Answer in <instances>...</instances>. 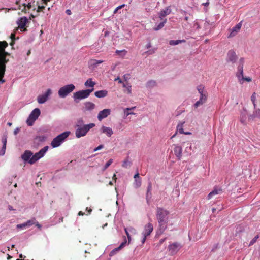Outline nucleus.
<instances>
[{
	"mask_svg": "<svg viewBox=\"0 0 260 260\" xmlns=\"http://www.w3.org/2000/svg\"><path fill=\"white\" fill-rule=\"evenodd\" d=\"M10 38L11 40H15L16 38H15V32L12 33L10 35Z\"/></svg>",
	"mask_w": 260,
	"mask_h": 260,
	"instance_id": "nucleus-54",
	"label": "nucleus"
},
{
	"mask_svg": "<svg viewBox=\"0 0 260 260\" xmlns=\"http://www.w3.org/2000/svg\"><path fill=\"white\" fill-rule=\"evenodd\" d=\"M95 126L94 123L84 124L83 120L82 118L78 119L75 125L76 128L75 131L76 137L78 138L85 136L89 131Z\"/></svg>",
	"mask_w": 260,
	"mask_h": 260,
	"instance_id": "nucleus-3",
	"label": "nucleus"
},
{
	"mask_svg": "<svg viewBox=\"0 0 260 260\" xmlns=\"http://www.w3.org/2000/svg\"><path fill=\"white\" fill-rule=\"evenodd\" d=\"M132 165V162L128 160V158L125 159L122 165V166L124 168L130 167Z\"/></svg>",
	"mask_w": 260,
	"mask_h": 260,
	"instance_id": "nucleus-32",
	"label": "nucleus"
},
{
	"mask_svg": "<svg viewBox=\"0 0 260 260\" xmlns=\"http://www.w3.org/2000/svg\"><path fill=\"white\" fill-rule=\"evenodd\" d=\"M244 63V58H241L239 60V64L238 67V71L236 74L240 82H241V78L243 76V66Z\"/></svg>",
	"mask_w": 260,
	"mask_h": 260,
	"instance_id": "nucleus-9",
	"label": "nucleus"
},
{
	"mask_svg": "<svg viewBox=\"0 0 260 260\" xmlns=\"http://www.w3.org/2000/svg\"><path fill=\"white\" fill-rule=\"evenodd\" d=\"M6 149V145H3L2 150L0 151V155H3L5 153V151Z\"/></svg>",
	"mask_w": 260,
	"mask_h": 260,
	"instance_id": "nucleus-47",
	"label": "nucleus"
},
{
	"mask_svg": "<svg viewBox=\"0 0 260 260\" xmlns=\"http://www.w3.org/2000/svg\"><path fill=\"white\" fill-rule=\"evenodd\" d=\"M177 132H178L180 134L184 133V132L183 131V124H181L180 125H179V124L178 125V126H177Z\"/></svg>",
	"mask_w": 260,
	"mask_h": 260,
	"instance_id": "nucleus-41",
	"label": "nucleus"
},
{
	"mask_svg": "<svg viewBox=\"0 0 260 260\" xmlns=\"http://www.w3.org/2000/svg\"><path fill=\"white\" fill-rule=\"evenodd\" d=\"M8 209L10 211L14 210L13 208V207L12 206H10V205L9 206Z\"/></svg>",
	"mask_w": 260,
	"mask_h": 260,
	"instance_id": "nucleus-64",
	"label": "nucleus"
},
{
	"mask_svg": "<svg viewBox=\"0 0 260 260\" xmlns=\"http://www.w3.org/2000/svg\"><path fill=\"white\" fill-rule=\"evenodd\" d=\"M2 142L3 143V145H6L7 144V136H3L2 139Z\"/></svg>",
	"mask_w": 260,
	"mask_h": 260,
	"instance_id": "nucleus-50",
	"label": "nucleus"
},
{
	"mask_svg": "<svg viewBox=\"0 0 260 260\" xmlns=\"http://www.w3.org/2000/svg\"><path fill=\"white\" fill-rule=\"evenodd\" d=\"M134 179H138V178H140V176H139V173L138 172L135 175H134Z\"/></svg>",
	"mask_w": 260,
	"mask_h": 260,
	"instance_id": "nucleus-57",
	"label": "nucleus"
},
{
	"mask_svg": "<svg viewBox=\"0 0 260 260\" xmlns=\"http://www.w3.org/2000/svg\"><path fill=\"white\" fill-rule=\"evenodd\" d=\"M134 185L136 188L140 187L141 185V179L138 178L135 179Z\"/></svg>",
	"mask_w": 260,
	"mask_h": 260,
	"instance_id": "nucleus-34",
	"label": "nucleus"
},
{
	"mask_svg": "<svg viewBox=\"0 0 260 260\" xmlns=\"http://www.w3.org/2000/svg\"><path fill=\"white\" fill-rule=\"evenodd\" d=\"M45 6L44 5H42V6L38 5L37 12L39 13V12L42 11L43 9H45Z\"/></svg>",
	"mask_w": 260,
	"mask_h": 260,
	"instance_id": "nucleus-45",
	"label": "nucleus"
},
{
	"mask_svg": "<svg viewBox=\"0 0 260 260\" xmlns=\"http://www.w3.org/2000/svg\"><path fill=\"white\" fill-rule=\"evenodd\" d=\"M128 231L132 233H135L136 232V230L132 227L128 228Z\"/></svg>",
	"mask_w": 260,
	"mask_h": 260,
	"instance_id": "nucleus-53",
	"label": "nucleus"
},
{
	"mask_svg": "<svg viewBox=\"0 0 260 260\" xmlns=\"http://www.w3.org/2000/svg\"><path fill=\"white\" fill-rule=\"evenodd\" d=\"M108 92L106 90H100L95 92V96L101 98L106 96L107 95Z\"/></svg>",
	"mask_w": 260,
	"mask_h": 260,
	"instance_id": "nucleus-27",
	"label": "nucleus"
},
{
	"mask_svg": "<svg viewBox=\"0 0 260 260\" xmlns=\"http://www.w3.org/2000/svg\"><path fill=\"white\" fill-rule=\"evenodd\" d=\"M21 0H15V4H16V7H11L10 8H6V9L8 10V11L9 10H21L22 12L26 13L28 12L31 9L35 11L36 9L35 5L31 4V2H29L27 4L23 3L22 4V6L20 5Z\"/></svg>",
	"mask_w": 260,
	"mask_h": 260,
	"instance_id": "nucleus-4",
	"label": "nucleus"
},
{
	"mask_svg": "<svg viewBox=\"0 0 260 260\" xmlns=\"http://www.w3.org/2000/svg\"><path fill=\"white\" fill-rule=\"evenodd\" d=\"M100 131L102 133L105 134L109 137H110L113 134V130L111 128L105 126H102Z\"/></svg>",
	"mask_w": 260,
	"mask_h": 260,
	"instance_id": "nucleus-20",
	"label": "nucleus"
},
{
	"mask_svg": "<svg viewBox=\"0 0 260 260\" xmlns=\"http://www.w3.org/2000/svg\"><path fill=\"white\" fill-rule=\"evenodd\" d=\"M36 157L35 156V155H34L31 156L30 159L29 160V164H33L35 162H36L38 160H39L38 157Z\"/></svg>",
	"mask_w": 260,
	"mask_h": 260,
	"instance_id": "nucleus-37",
	"label": "nucleus"
},
{
	"mask_svg": "<svg viewBox=\"0 0 260 260\" xmlns=\"http://www.w3.org/2000/svg\"><path fill=\"white\" fill-rule=\"evenodd\" d=\"M126 243V240L125 239L124 241H123V242H122L121 243V244L119 245V247H118L117 248H115L114 249L112 250L110 254H109V255L110 256H113L114 254H116V253L119 250H120V249H121L124 246V245H125V244Z\"/></svg>",
	"mask_w": 260,
	"mask_h": 260,
	"instance_id": "nucleus-24",
	"label": "nucleus"
},
{
	"mask_svg": "<svg viewBox=\"0 0 260 260\" xmlns=\"http://www.w3.org/2000/svg\"><path fill=\"white\" fill-rule=\"evenodd\" d=\"M32 155V153L29 150H26L24 152L23 155H22V158L25 161H28L29 162V160L30 159L31 156Z\"/></svg>",
	"mask_w": 260,
	"mask_h": 260,
	"instance_id": "nucleus-23",
	"label": "nucleus"
},
{
	"mask_svg": "<svg viewBox=\"0 0 260 260\" xmlns=\"http://www.w3.org/2000/svg\"><path fill=\"white\" fill-rule=\"evenodd\" d=\"M156 85V82L153 80H151L147 83V86L148 87H153Z\"/></svg>",
	"mask_w": 260,
	"mask_h": 260,
	"instance_id": "nucleus-38",
	"label": "nucleus"
},
{
	"mask_svg": "<svg viewBox=\"0 0 260 260\" xmlns=\"http://www.w3.org/2000/svg\"><path fill=\"white\" fill-rule=\"evenodd\" d=\"M124 231L127 237H128V236H130L129 232L128 231V228H125Z\"/></svg>",
	"mask_w": 260,
	"mask_h": 260,
	"instance_id": "nucleus-55",
	"label": "nucleus"
},
{
	"mask_svg": "<svg viewBox=\"0 0 260 260\" xmlns=\"http://www.w3.org/2000/svg\"><path fill=\"white\" fill-rule=\"evenodd\" d=\"M241 79L240 83H243L244 81H246L247 82H250L251 81V79L250 77H244V76H243L241 77V79Z\"/></svg>",
	"mask_w": 260,
	"mask_h": 260,
	"instance_id": "nucleus-42",
	"label": "nucleus"
},
{
	"mask_svg": "<svg viewBox=\"0 0 260 260\" xmlns=\"http://www.w3.org/2000/svg\"><path fill=\"white\" fill-rule=\"evenodd\" d=\"M181 246L177 242L173 243L169 245L168 249L171 255L175 254L180 249Z\"/></svg>",
	"mask_w": 260,
	"mask_h": 260,
	"instance_id": "nucleus-10",
	"label": "nucleus"
},
{
	"mask_svg": "<svg viewBox=\"0 0 260 260\" xmlns=\"http://www.w3.org/2000/svg\"><path fill=\"white\" fill-rule=\"evenodd\" d=\"M257 117L260 118V109H255L254 111L252 114L249 116V120H253L255 118Z\"/></svg>",
	"mask_w": 260,
	"mask_h": 260,
	"instance_id": "nucleus-25",
	"label": "nucleus"
},
{
	"mask_svg": "<svg viewBox=\"0 0 260 260\" xmlns=\"http://www.w3.org/2000/svg\"><path fill=\"white\" fill-rule=\"evenodd\" d=\"M123 86L124 87H126L128 94H131L132 93V90H131L132 86L131 85H128L127 86H126L125 85V84H123Z\"/></svg>",
	"mask_w": 260,
	"mask_h": 260,
	"instance_id": "nucleus-44",
	"label": "nucleus"
},
{
	"mask_svg": "<svg viewBox=\"0 0 260 260\" xmlns=\"http://www.w3.org/2000/svg\"><path fill=\"white\" fill-rule=\"evenodd\" d=\"M125 6V5L124 4H123V5H120L118 7H117L114 11V13L115 14L120 9H121V8H123Z\"/></svg>",
	"mask_w": 260,
	"mask_h": 260,
	"instance_id": "nucleus-48",
	"label": "nucleus"
},
{
	"mask_svg": "<svg viewBox=\"0 0 260 260\" xmlns=\"http://www.w3.org/2000/svg\"><path fill=\"white\" fill-rule=\"evenodd\" d=\"M241 26V23L240 22L236 24L234 27H233L231 30V32H230L229 36V37H233L235 36L237 34V33L240 30Z\"/></svg>",
	"mask_w": 260,
	"mask_h": 260,
	"instance_id": "nucleus-19",
	"label": "nucleus"
},
{
	"mask_svg": "<svg viewBox=\"0 0 260 260\" xmlns=\"http://www.w3.org/2000/svg\"><path fill=\"white\" fill-rule=\"evenodd\" d=\"M35 225L38 227L39 229H41V225L39 224L38 222H36Z\"/></svg>",
	"mask_w": 260,
	"mask_h": 260,
	"instance_id": "nucleus-59",
	"label": "nucleus"
},
{
	"mask_svg": "<svg viewBox=\"0 0 260 260\" xmlns=\"http://www.w3.org/2000/svg\"><path fill=\"white\" fill-rule=\"evenodd\" d=\"M169 212L161 207L156 208V216L158 222V231L162 233L167 228Z\"/></svg>",
	"mask_w": 260,
	"mask_h": 260,
	"instance_id": "nucleus-2",
	"label": "nucleus"
},
{
	"mask_svg": "<svg viewBox=\"0 0 260 260\" xmlns=\"http://www.w3.org/2000/svg\"><path fill=\"white\" fill-rule=\"evenodd\" d=\"M208 98V94H204L200 95V99L207 101Z\"/></svg>",
	"mask_w": 260,
	"mask_h": 260,
	"instance_id": "nucleus-46",
	"label": "nucleus"
},
{
	"mask_svg": "<svg viewBox=\"0 0 260 260\" xmlns=\"http://www.w3.org/2000/svg\"><path fill=\"white\" fill-rule=\"evenodd\" d=\"M162 20V22H160L156 27L154 28V30H158L161 29L164 26L165 24L167 22V19L165 18Z\"/></svg>",
	"mask_w": 260,
	"mask_h": 260,
	"instance_id": "nucleus-30",
	"label": "nucleus"
},
{
	"mask_svg": "<svg viewBox=\"0 0 260 260\" xmlns=\"http://www.w3.org/2000/svg\"><path fill=\"white\" fill-rule=\"evenodd\" d=\"M185 42V40H171L170 42H169V44L170 45H178V44L181 43V42Z\"/></svg>",
	"mask_w": 260,
	"mask_h": 260,
	"instance_id": "nucleus-31",
	"label": "nucleus"
},
{
	"mask_svg": "<svg viewBox=\"0 0 260 260\" xmlns=\"http://www.w3.org/2000/svg\"><path fill=\"white\" fill-rule=\"evenodd\" d=\"M104 62L102 60L90 59L88 62L89 68H94Z\"/></svg>",
	"mask_w": 260,
	"mask_h": 260,
	"instance_id": "nucleus-21",
	"label": "nucleus"
},
{
	"mask_svg": "<svg viewBox=\"0 0 260 260\" xmlns=\"http://www.w3.org/2000/svg\"><path fill=\"white\" fill-rule=\"evenodd\" d=\"M115 81H118L119 83H122V80L120 79L119 77H117L115 79Z\"/></svg>",
	"mask_w": 260,
	"mask_h": 260,
	"instance_id": "nucleus-60",
	"label": "nucleus"
},
{
	"mask_svg": "<svg viewBox=\"0 0 260 260\" xmlns=\"http://www.w3.org/2000/svg\"><path fill=\"white\" fill-rule=\"evenodd\" d=\"M202 105H203L202 103H201V102L199 100H198L194 104V108H197L198 107H199L200 106Z\"/></svg>",
	"mask_w": 260,
	"mask_h": 260,
	"instance_id": "nucleus-51",
	"label": "nucleus"
},
{
	"mask_svg": "<svg viewBox=\"0 0 260 260\" xmlns=\"http://www.w3.org/2000/svg\"><path fill=\"white\" fill-rule=\"evenodd\" d=\"M28 22V19L26 17H23L19 19L17 21L18 27L20 29H23V31H25L26 29L25 28L26 23Z\"/></svg>",
	"mask_w": 260,
	"mask_h": 260,
	"instance_id": "nucleus-16",
	"label": "nucleus"
},
{
	"mask_svg": "<svg viewBox=\"0 0 260 260\" xmlns=\"http://www.w3.org/2000/svg\"><path fill=\"white\" fill-rule=\"evenodd\" d=\"M116 54L121 57H124L127 53V51L125 50H117L115 52Z\"/></svg>",
	"mask_w": 260,
	"mask_h": 260,
	"instance_id": "nucleus-33",
	"label": "nucleus"
},
{
	"mask_svg": "<svg viewBox=\"0 0 260 260\" xmlns=\"http://www.w3.org/2000/svg\"><path fill=\"white\" fill-rule=\"evenodd\" d=\"M40 110L39 108H35L34 110H33L30 114L26 121L28 125H32L35 121H36L40 116Z\"/></svg>",
	"mask_w": 260,
	"mask_h": 260,
	"instance_id": "nucleus-8",
	"label": "nucleus"
},
{
	"mask_svg": "<svg viewBox=\"0 0 260 260\" xmlns=\"http://www.w3.org/2000/svg\"><path fill=\"white\" fill-rule=\"evenodd\" d=\"M8 46V44L6 41H0V82L1 83L5 82L3 78L6 72V64L9 61L7 57L10 55L9 53L5 51Z\"/></svg>",
	"mask_w": 260,
	"mask_h": 260,
	"instance_id": "nucleus-1",
	"label": "nucleus"
},
{
	"mask_svg": "<svg viewBox=\"0 0 260 260\" xmlns=\"http://www.w3.org/2000/svg\"><path fill=\"white\" fill-rule=\"evenodd\" d=\"M51 90L50 89H47L46 92L43 95H39L38 97V102L40 104L44 103L48 99V97L51 94Z\"/></svg>",
	"mask_w": 260,
	"mask_h": 260,
	"instance_id": "nucleus-13",
	"label": "nucleus"
},
{
	"mask_svg": "<svg viewBox=\"0 0 260 260\" xmlns=\"http://www.w3.org/2000/svg\"><path fill=\"white\" fill-rule=\"evenodd\" d=\"M153 231V225L151 223H148L144 226V229L142 232L143 236H148Z\"/></svg>",
	"mask_w": 260,
	"mask_h": 260,
	"instance_id": "nucleus-15",
	"label": "nucleus"
},
{
	"mask_svg": "<svg viewBox=\"0 0 260 260\" xmlns=\"http://www.w3.org/2000/svg\"><path fill=\"white\" fill-rule=\"evenodd\" d=\"M66 13L68 14V15H71V11L69 9H68L66 10Z\"/></svg>",
	"mask_w": 260,
	"mask_h": 260,
	"instance_id": "nucleus-61",
	"label": "nucleus"
},
{
	"mask_svg": "<svg viewBox=\"0 0 260 260\" xmlns=\"http://www.w3.org/2000/svg\"><path fill=\"white\" fill-rule=\"evenodd\" d=\"M197 89L200 95L207 93V92L205 90L204 86L202 85H199L197 87Z\"/></svg>",
	"mask_w": 260,
	"mask_h": 260,
	"instance_id": "nucleus-29",
	"label": "nucleus"
},
{
	"mask_svg": "<svg viewBox=\"0 0 260 260\" xmlns=\"http://www.w3.org/2000/svg\"><path fill=\"white\" fill-rule=\"evenodd\" d=\"M151 190H152V185L151 183H149L147 187V192L146 197L147 198L148 197L149 195H151Z\"/></svg>",
	"mask_w": 260,
	"mask_h": 260,
	"instance_id": "nucleus-39",
	"label": "nucleus"
},
{
	"mask_svg": "<svg viewBox=\"0 0 260 260\" xmlns=\"http://www.w3.org/2000/svg\"><path fill=\"white\" fill-rule=\"evenodd\" d=\"M111 113V110L110 109H105L99 112L98 118L100 121H101L104 118L108 116Z\"/></svg>",
	"mask_w": 260,
	"mask_h": 260,
	"instance_id": "nucleus-12",
	"label": "nucleus"
},
{
	"mask_svg": "<svg viewBox=\"0 0 260 260\" xmlns=\"http://www.w3.org/2000/svg\"><path fill=\"white\" fill-rule=\"evenodd\" d=\"M15 44V40H11V42L10 43V45L11 46H13V45H14Z\"/></svg>",
	"mask_w": 260,
	"mask_h": 260,
	"instance_id": "nucleus-62",
	"label": "nucleus"
},
{
	"mask_svg": "<svg viewBox=\"0 0 260 260\" xmlns=\"http://www.w3.org/2000/svg\"><path fill=\"white\" fill-rule=\"evenodd\" d=\"M146 238H147V236H143V239H142V244H144V243L145 242V241H146Z\"/></svg>",
	"mask_w": 260,
	"mask_h": 260,
	"instance_id": "nucleus-58",
	"label": "nucleus"
},
{
	"mask_svg": "<svg viewBox=\"0 0 260 260\" xmlns=\"http://www.w3.org/2000/svg\"><path fill=\"white\" fill-rule=\"evenodd\" d=\"M259 236L257 235L254 238H253L249 243V246L253 245L256 242Z\"/></svg>",
	"mask_w": 260,
	"mask_h": 260,
	"instance_id": "nucleus-43",
	"label": "nucleus"
},
{
	"mask_svg": "<svg viewBox=\"0 0 260 260\" xmlns=\"http://www.w3.org/2000/svg\"><path fill=\"white\" fill-rule=\"evenodd\" d=\"M237 59V56L235 51L230 50L228 51L227 54L226 61L234 63Z\"/></svg>",
	"mask_w": 260,
	"mask_h": 260,
	"instance_id": "nucleus-11",
	"label": "nucleus"
},
{
	"mask_svg": "<svg viewBox=\"0 0 260 260\" xmlns=\"http://www.w3.org/2000/svg\"><path fill=\"white\" fill-rule=\"evenodd\" d=\"M26 227H27V226L26 225L25 222L22 224H19L17 225V228L18 229L25 228Z\"/></svg>",
	"mask_w": 260,
	"mask_h": 260,
	"instance_id": "nucleus-49",
	"label": "nucleus"
},
{
	"mask_svg": "<svg viewBox=\"0 0 260 260\" xmlns=\"http://www.w3.org/2000/svg\"><path fill=\"white\" fill-rule=\"evenodd\" d=\"M95 83L93 81H92V79L91 78H89L88 79L85 83V86L86 87H92V88H93V87H94V86L95 85Z\"/></svg>",
	"mask_w": 260,
	"mask_h": 260,
	"instance_id": "nucleus-28",
	"label": "nucleus"
},
{
	"mask_svg": "<svg viewBox=\"0 0 260 260\" xmlns=\"http://www.w3.org/2000/svg\"><path fill=\"white\" fill-rule=\"evenodd\" d=\"M171 9L170 6L165 8L164 9L160 11L159 13V18L161 20H164V18L170 14L171 13Z\"/></svg>",
	"mask_w": 260,
	"mask_h": 260,
	"instance_id": "nucleus-17",
	"label": "nucleus"
},
{
	"mask_svg": "<svg viewBox=\"0 0 260 260\" xmlns=\"http://www.w3.org/2000/svg\"><path fill=\"white\" fill-rule=\"evenodd\" d=\"M42 1L44 4H45V5H47L48 0H42Z\"/></svg>",
	"mask_w": 260,
	"mask_h": 260,
	"instance_id": "nucleus-63",
	"label": "nucleus"
},
{
	"mask_svg": "<svg viewBox=\"0 0 260 260\" xmlns=\"http://www.w3.org/2000/svg\"><path fill=\"white\" fill-rule=\"evenodd\" d=\"M75 88V86L72 84L65 85L59 89L58 92V95L60 98H64L70 93L72 92Z\"/></svg>",
	"mask_w": 260,
	"mask_h": 260,
	"instance_id": "nucleus-6",
	"label": "nucleus"
},
{
	"mask_svg": "<svg viewBox=\"0 0 260 260\" xmlns=\"http://www.w3.org/2000/svg\"><path fill=\"white\" fill-rule=\"evenodd\" d=\"M113 159H110L105 164V165L104 167V168L103 169V171L105 170L106 169H107L112 163Z\"/></svg>",
	"mask_w": 260,
	"mask_h": 260,
	"instance_id": "nucleus-40",
	"label": "nucleus"
},
{
	"mask_svg": "<svg viewBox=\"0 0 260 260\" xmlns=\"http://www.w3.org/2000/svg\"><path fill=\"white\" fill-rule=\"evenodd\" d=\"M256 100V94L254 92L252 94V95L251 96V101H252V102L253 103L254 109H255V107H256V103H255Z\"/></svg>",
	"mask_w": 260,
	"mask_h": 260,
	"instance_id": "nucleus-36",
	"label": "nucleus"
},
{
	"mask_svg": "<svg viewBox=\"0 0 260 260\" xmlns=\"http://www.w3.org/2000/svg\"><path fill=\"white\" fill-rule=\"evenodd\" d=\"M48 148L49 147L48 146H45L44 148L41 149L38 152L34 154L36 156V157H38L39 159L42 158L44 155L46 151L48 150Z\"/></svg>",
	"mask_w": 260,
	"mask_h": 260,
	"instance_id": "nucleus-22",
	"label": "nucleus"
},
{
	"mask_svg": "<svg viewBox=\"0 0 260 260\" xmlns=\"http://www.w3.org/2000/svg\"><path fill=\"white\" fill-rule=\"evenodd\" d=\"M174 151L176 156L180 160L182 157V148L181 146L174 145Z\"/></svg>",
	"mask_w": 260,
	"mask_h": 260,
	"instance_id": "nucleus-18",
	"label": "nucleus"
},
{
	"mask_svg": "<svg viewBox=\"0 0 260 260\" xmlns=\"http://www.w3.org/2000/svg\"><path fill=\"white\" fill-rule=\"evenodd\" d=\"M223 189L221 187H215L214 189L209 193L207 199L210 200L216 195H220L223 193Z\"/></svg>",
	"mask_w": 260,
	"mask_h": 260,
	"instance_id": "nucleus-14",
	"label": "nucleus"
},
{
	"mask_svg": "<svg viewBox=\"0 0 260 260\" xmlns=\"http://www.w3.org/2000/svg\"><path fill=\"white\" fill-rule=\"evenodd\" d=\"M70 132H64L54 138L51 143V145L53 148L59 146L64 140L69 136Z\"/></svg>",
	"mask_w": 260,
	"mask_h": 260,
	"instance_id": "nucleus-5",
	"label": "nucleus"
},
{
	"mask_svg": "<svg viewBox=\"0 0 260 260\" xmlns=\"http://www.w3.org/2000/svg\"><path fill=\"white\" fill-rule=\"evenodd\" d=\"M93 90L94 88H92L91 89L80 90L74 93L73 95L74 100L78 103L77 100H81L87 98Z\"/></svg>",
	"mask_w": 260,
	"mask_h": 260,
	"instance_id": "nucleus-7",
	"label": "nucleus"
},
{
	"mask_svg": "<svg viewBox=\"0 0 260 260\" xmlns=\"http://www.w3.org/2000/svg\"><path fill=\"white\" fill-rule=\"evenodd\" d=\"M25 223H26V225L27 226V227H29V226H31L32 225L35 224L36 223V219L32 218L30 220H28Z\"/></svg>",
	"mask_w": 260,
	"mask_h": 260,
	"instance_id": "nucleus-35",
	"label": "nucleus"
},
{
	"mask_svg": "<svg viewBox=\"0 0 260 260\" xmlns=\"http://www.w3.org/2000/svg\"><path fill=\"white\" fill-rule=\"evenodd\" d=\"M84 105L86 110L88 111L92 110L95 107V104L90 102H85Z\"/></svg>",
	"mask_w": 260,
	"mask_h": 260,
	"instance_id": "nucleus-26",
	"label": "nucleus"
},
{
	"mask_svg": "<svg viewBox=\"0 0 260 260\" xmlns=\"http://www.w3.org/2000/svg\"><path fill=\"white\" fill-rule=\"evenodd\" d=\"M19 131H20V129L18 127L16 128L14 131V134L17 135L18 133V132H19Z\"/></svg>",
	"mask_w": 260,
	"mask_h": 260,
	"instance_id": "nucleus-56",
	"label": "nucleus"
},
{
	"mask_svg": "<svg viewBox=\"0 0 260 260\" xmlns=\"http://www.w3.org/2000/svg\"><path fill=\"white\" fill-rule=\"evenodd\" d=\"M103 147H104L103 145H100L98 147L94 148V151H96L98 150H99L101 149L102 148H103Z\"/></svg>",
	"mask_w": 260,
	"mask_h": 260,
	"instance_id": "nucleus-52",
	"label": "nucleus"
}]
</instances>
